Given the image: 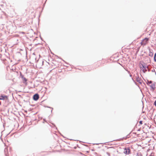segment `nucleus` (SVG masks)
Listing matches in <instances>:
<instances>
[{
  "label": "nucleus",
  "mask_w": 156,
  "mask_h": 156,
  "mask_svg": "<svg viewBox=\"0 0 156 156\" xmlns=\"http://www.w3.org/2000/svg\"><path fill=\"white\" fill-rule=\"evenodd\" d=\"M124 153L126 154H130V150L129 147H125L124 149Z\"/></svg>",
  "instance_id": "nucleus-1"
},
{
  "label": "nucleus",
  "mask_w": 156,
  "mask_h": 156,
  "mask_svg": "<svg viewBox=\"0 0 156 156\" xmlns=\"http://www.w3.org/2000/svg\"><path fill=\"white\" fill-rule=\"evenodd\" d=\"M149 38L147 37L145 38L143 41L141 42V44L142 45L145 46L147 43L148 41H149Z\"/></svg>",
  "instance_id": "nucleus-2"
},
{
  "label": "nucleus",
  "mask_w": 156,
  "mask_h": 156,
  "mask_svg": "<svg viewBox=\"0 0 156 156\" xmlns=\"http://www.w3.org/2000/svg\"><path fill=\"white\" fill-rule=\"evenodd\" d=\"M39 95L37 93L34 94L33 96V100L35 101H37L39 99Z\"/></svg>",
  "instance_id": "nucleus-3"
},
{
  "label": "nucleus",
  "mask_w": 156,
  "mask_h": 156,
  "mask_svg": "<svg viewBox=\"0 0 156 156\" xmlns=\"http://www.w3.org/2000/svg\"><path fill=\"white\" fill-rule=\"evenodd\" d=\"M140 66L141 69H146V68H148V66H147L146 64L144 63L143 64L140 65Z\"/></svg>",
  "instance_id": "nucleus-4"
},
{
  "label": "nucleus",
  "mask_w": 156,
  "mask_h": 156,
  "mask_svg": "<svg viewBox=\"0 0 156 156\" xmlns=\"http://www.w3.org/2000/svg\"><path fill=\"white\" fill-rule=\"evenodd\" d=\"M130 136L129 135V134L127 135L126 136L122 138L119 139L118 140V141H120L121 140H122L123 139L124 140H126L127 138H129Z\"/></svg>",
  "instance_id": "nucleus-5"
},
{
  "label": "nucleus",
  "mask_w": 156,
  "mask_h": 156,
  "mask_svg": "<svg viewBox=\"0 0 156 156\" xmlns=\"http://www.w3.org/2000/svg\"><path fill=\"white\" fill-rule=\"evenodd\" d=\"M155 83H154V84H151V85H150V86L151 88V90L152 91H154L155 89Z\"/></svg>",
  "instance_id": "nucleus-6"
},
{
  "label": "nucleus",
  "mask_w": 156,
  "mask_h": 156,
  "mask_svg": "<svg viewBox=\"0 0 156 156\" xmlns=\"http://www.w3.org/2000/svg\"><path fill=\"white\" fill-rule=\"evenodd\" d=\"M7 98V96L6 95H2L0 96V100H4L5 99V98Z\"/></svg>",
  "instance_id": "nucleus-7"
},
{
  "label": "nucleus",
  "mask_w": 156,
  "mask_h": 156,
  "mask_svg": "<svg viewBox=\"0 0 156 156\" xmlns=\"http://www.w3.org/2000/svg\"><path fill=\"white\" fill-rule=\"evenodd\" d=\"M153 53L152 52V50L151 49H149V56L152 57L153 56Z\"/></svg>",
  "instance_id": "nucleus-8"
},
{
  "label": "nucleus",
  "mask_w": 156,
  "mask_h": 156,
  "mask_svg": "<svg viewBox=\"0 0 156 156\" xmlns=\"http://www.w3.org/2000/svg\"><path fill=\"white\" fill-rule=\"evenodd\" d=\"M136 81L137 82L139 83L140 84H142V82L140 80V79L139 77H137L136 78Z\"/></svg>",
  "instance_id": "nucleus-9"
},
{
  "label": "nucleus",
  "mask_w": 156,
  "mask_h": 156,
  "mask_svg": "<svg viewBox=\"0 0 156 156\" xmlns=\"http://www.w3.org/2000/svg\"><path fill=\"white\" fill-rule=\"evenodd\" d=\"M152 83V81H149L148 80H147V83L148 85H149V84H151Z\"/></svg>",
  "instance_id": "nucleus-10"
},
{
  "label": "nucleus",
  "mask_w": 156,
  "mask_h": 156,
  "mask_svg": "<svg viewBox=\"0 0 156 156\" xmlns=\"http://www.w3.org/2000/svg\"><path fill=\"white\" fill-rule=\"evenodd\" d=\"M137 156H143L142 154L140 152L138 153L137 154Z\"/></svg>",
  "instance_id": "nucleus-11"
},
{
  "label": "nucleus",
  "mask_w": 156,
  "mask_h": 156,
  "mask_svg": "<svg viewBox=\"0 0 156 156\" xmlns=\"http://www.w3.org/2000/svg\"><path fill=\"white\" fill-rule=\"evenodd\" d=\"M154 60L155 62H156V53L155 54L154 56Z\"/></svg>",
  "instance_id": "nucleus-12"
},
{
  "label": "nucleus",
  "mask_w": 156,
  "mask_h": 156,
  "mask_svg": "<svg viewBox=\"0 0 156 156\" xmlns=\"http://www.w3.org/2000/svg\"><path fill=\"white\" fill-rule=\"evenodd\" d=\"M143 71L144 73H145L147 71V70L146 69H143Z\"/></svg>",
  "instance_id": "nucleus-13"
},
{
  "label": "nucleus",
  "mask_w": 156,
  "mask_h": 156,
  "mask_svg": "<svg viewBox=\"0 0 156 156\" xmlns=\"http://www.w3.org/2000/svg\"><path fill=\"white\" fill-rule=\"evenodd\" d=\"M139 123L140 124V125H142V124H143V122L142 121H140V122H139Z\"/></svg>",
  "instance_id": "nucleus-14"
},
{
  "label": "nucleus",
  "mask_w": 156,
  "mask_h": 156,
  "mask_svg": "<svg viewBox=\"0 0 156 156\" xmlns=\"http://www.w3.org/2000/svg\"><path fill=\"white\" fill-rule=\"evenodd\" d=\"M23 80H24L25 82L27 81V80L26 78H25V77L23 78Z\"/></svg>",
  "instance_id": "nucleus-15"
},
{
  "label": "nucleus",
  "mask_w": 156,
  "mask_h": 156,
  "mask_svg": "<svg viewBox=\"0 0 156 156\" xmlns=\"http://www.w3.org/2000/svg\"><path fill=\"white\" fill-rule=\"evenodd\" d=\"M154 105L155 106H156V100L154 101Z\"/></svg>",
  "instance_id": "nucleus-16"
},
{
  "label": "nucleus",
  "mask_w": 156,
  "mask_h": 156,
  "mask_svg": "<svg viewBox=\"0 0 156 156\" xmlns=\"http://www.w3.org/2000/svg\"><path fill=\"white\" fill-rule=\"evenodd\" d=\"M133 79V81L135 83L136 85H137V83H136V82L134 80H133V79Z\"/></svg>",
  "instance_id": "nucleus-17"
},
{
  "label": "nucleus",
  "mask_w": 156,
  "mask_h": 156,
  "mask_svg": "<svg viewBox=\"0 0 156 156\" xmlns=\"http://www.w3.org/2000/svg\"><path fill=\"white\" fill-rule=\"evenodd\" d=\"M107 154L109 156L110 155V154L108 152H107Z\"/></svg>",
  "instance_id": "nucleus-18"
},
{
  "label": "nucleus",
  "mask_w": 156,
  "mask_h": 156,
  "mask_svg": "<svg viewBox=\"0 0 156 156\" xmlns=\"http://www.w3.org/2000/svg\"><path fill=\"white\" fill-rule=\"evenodd\" d=\"M48 107L51 108L52 109V110L53 109V108H50V107Z\"/></svg>",
  "instance_id": "nucleus-19"
},
{
  "label": "nucleus",
  "mask_w": 156,
  "mask_h": 156,
  "mask_svg": "<svg viewBox=\"0 0 156 156\" xmlns=\"http://www.w3.org/2000/svg\"><path fill=\"white\" fill-rule=\"evenodd\" d=\"M126 71H128V72H129V71L128 70H127V69L126 70Z\"/></svg>",
  "instance_id": "nucleus-20"
},
{
  "label": "nucleus",
  "mask_w": 156,
  "mask_h": 156,
  "mask_svg": "<svg viewBox=\"0 0 156 156\" xmlns=\"http://www.w3.org/2000/svg\"><path fill=\"white\" fill-rule=\"evenodd\" d=\"M150 156H154L153 155H150Z\"/></svg>",
  "instance_id": "nucleus-21"
},
{
  "label": "nucleus",
  "mask_w": 156,
  "mask_h": 156,
  "mask_svg": "<svg viewBox=\"0 0 156 156\" xmlns=\"http://www.w3.org/2000/svg\"><path fill=\"white\" fill-rule=\"evenodd\" d=\"M22 34H24V32H22Z\"/></svg>",
  "instance_id": "nucleus-22"
},
{
  "label": "nucleus",
  "mask_w": 156,
  "mask_h": 156,
  "mask_svg": "<svg viewBox=\"0 0 156 156\" xmlns=\"http://www.w3.org/2000/svg\"><path fill=\"white\" fill-rule=\"evenodd\" d=\"M43 120H44V121H45V119H43Z\"/></svg>",
  "instance_id": "nucleus-23"
},
{
  "label": "nucleus",
  "mask_w": 156,
  "mask_h": 156,
  "mask_svg": "<svg viewBox=\"0 0 156 156\" xmlns=\"http://www.w3.org/2000/svg\"><path fill=\"white\" fill-rule=\"evenodd\" d=\"M130 76H132V75H130Z\"/></svg>",
  "instance_id": "nucleus-24"
}]
</instances>
